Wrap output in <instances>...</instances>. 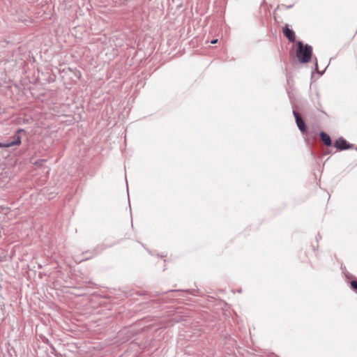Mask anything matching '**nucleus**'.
<instances>
[{
    "mask_svg": "<svg viewBox=\"0 0 357 357\" xmlns=\"http://www.w3.org/2000/svg\"><path fill=\"white\" fill-rule=\"evenodd\" d=\"M297 46L296 56L298 61L301 63L308 62L312 56V47L308 45L304 46L301 42H298Z\"/></svg>",
    "mask_w": 357,
    "mask_h": 357,
    "instance_id": "nucleus-1",
    "label": "nucleus"
},
{
    "mask_svg": "<svg viewBox=\"0 0 357 357\" xmlns=\"http://www.w3.org/2000/svg\"><path fill=\"white\" fill-rule=\"evenodd\" d=\"M20 144V139L18 136H15V139L9 142H0V148H8L12 146L19 145Z\"/></svg>",
    "mask_w": 357,
    "mask_h": 357,
    "instance_id": "nucleus-2",
    "label": "nucleus"
},
{
    "mask_svg": "<svg viewBox=\"0 0 357 357\" xmlns=\"http://www.w3.org/2000/svg\"><path fill=\"white\" fill-rule=\"evenodd\" d=\"M294 115L295 116L296 124L299 130L302 132H304L305 130V125L303 120L299 116V115L295 111H294Z\"/></svg>",
    "mask_w": 357,
    "mask_h": 357,
    "instance_id": "nucleus-3",
    "label": "nucleus"
},
{
    "mask_svg": "<svg viewBox=\"0 0 357 357\" xmlns=\"http://www.w3.org/2000/svg\"><path fill=\"white\" fill-rule=\"evenodd\" d=\"M284 33L285 36L291 42L295 40V34L294 32L288 28L287 26H285L284 28Z\"/></svg>",
    "mask_w": 357,
    "mask_h": 357,
    "instance_id": "nucleus-4",
    "label": "nucleus"
},
{
    "mask_svg": "<svg viewBox=\"0 0 357 357\" xmlns=\"http://www.w3.org/2000/svg\"><path fill=\"white\" fill-rule=\"evenodd\" d=\"M335 146L337 149H340V150H342V149H347V141L344 140V139L342 138H340L338 139H337L335 141Z\"/></svg>",
    "mask_w": 357,
    "mask_h": 357,
    "instance_id": "nucleus-5",
    "label": "nucleus"
},
{
    "mask_svg": "<svg viewBox=\"0 0 357 357\" xmlns=\"http://www.w3.org/2000/svg\"><path fill=\"white\" fill-rule=\"evenodd\" d=\"M320 136L321 140L324 142L326 145L330 146L331 144V138L326 133H325L324 132H321Z\"/></svg>",
    "mask_w": 357,
    "mask_h": 357,
    "instance_id": "nucleus-6",
    "label": "nucleus"
},
{
    "mask_svg": "<svg viewBox=\"0 0 357 357\" xmlns=\"http://www.w3.org/2000/svg\"><path fill=\"white\" fill-rule=\"evenodd\" d=\"M351 287L355 289H357V282L356 281H352L351 282Z\"/></svg>",
    "mask_w": 357,
    "mask_h": 357,
    "instance_id": "nucleus-7",
    "label": "nucleus"
},
{
    "mask_svg": "<svg viewBox=\"0 0 357 357\" xmlns=\"http://www.w3.org/2000/svg\"><path fill=\"white\" fill-rule=\"evenodd\" d=\"M217 41H218V40H217V39L213 40L211 41V43H212V44H215V43H217Z\"/></svg>",
    "mask_w": 357,
    "mask_h": 357,
    "instance_id": "nucleus-8",
    "label": "nucleus"
},
{
    "mask_svg": "<svg viewBox=\"0 0 357 357\" xmlns=\"http://www.w3.org/2000/svg\"><path fill=\"white\" fill-rule=\"evenodd\" d=\"M80 76V73L78 72V77Z\"/></svg>",
    "mask_w": 357,
    "mask_h": 357,
    "instance_id": "nucleus-9",
    "label": "nucleus"
}]
</instances>
